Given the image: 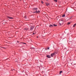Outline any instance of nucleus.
I'll list each match as a JSON object with an SVG mask.
<instances>
[{
	"label": "nucleus",
	"mask_w": 76,
	"mask_h": 76,
	"mask_svg": "<svg viewBox=\"0 0 76 76\" xmlns=\"http://www.w3.org/2000/svg\"><path fill=\"white\" fill-rule=\"evenodd\" d=\"M61 21H60V22H59V24L60 25H61V24H63V20H61Z\"/></svg>",
	"instance_id": "1"
},
{
	"label": "nucleus",
	"mask_w": 76,
	"mask_h": 76,
	"mask_svg": "<svg viewBox=\"0 0 76 76\" xmlns=\"http://www.w3.org/2000/svg\"><path fill=\"white\" fill-rule=\"evenodd\" d=\"M31 28H30V30L31 31H32V29H34V26H31L30 27Z\"/></svg>",
	"instance_id": "2"
},
{
	"label": "nucleus",
	"mask_w": 76,
	"mask_h": 76,
	"mask_svg": "<svg viewBox=\"0 0 76 76\" xmlns=\"http://www.w3.org/2000/svg\"><path fill=\"white\" fill-rule=\"evenodd\" d=\"M7 18H9V19H13V18L10 17L9 16H8L7 17Z\"/></svg>",
	"instance_id": "3"
},
{
	"label": "nucleus",
	"mask_w": 76,
	"mask_h": 76,
	"mask_svg": "<svg viewBox=\"0 0 76 76\" xmlns=\"http://www.w3.org/2000/svg\"><path fill=\"white\" fill-rule=\"evenodd\" d=\"M45 4H46V5L47 6H48L50 5V4L49 3H45Z\"/></svg>",
	"instance_id": "4"
},
{
	"label": "nucleus",
	"mask_w": 76,
	"mask_h": 76,
	"mask_svg": "<svg viewBox=\"0 0 76 76\" xmlns=\"http://www.w3.org/2000/svg\"><path fill=\"white\" fill-rule=\"evenodd\" d=\"M47 57H48V58H51V56L49 55H47Z\"/></svg>",
	"instance_id": "5"
},
{
	"label": "nucleus",
	"mask_w": 76,
	"mask_h": 76,
	"mask_svg": "<svg viewBox=\"0 0 76 76\" xmlns=\"http://www.w3.org/2000/svg\"><path fill=\"white\" fill-rule=\"evenodd\" d=\"M36 13H40V11H39L38 10V11H37V10H36Z\"/></svg>",
	"instance_id": "6"
},
{
	"label": "nucleus",
	"mask_w": 76,
	"mask_h": 76,
	"mask_svg": "<svg viewBox=\"0 0 76 76\" xmlns=\"http://www.w3.org/2000/svg\"><path fill=\"white\" fill-rule=\"evenodd\" d=\"M53 56H54V54L53 53H52L51 54V57H53Z\"/></svg>",
	"instance_id": "7"
},
{
	"label": "nucleus",
	"mask_w": 76,
	"mask_h": 76,
	"mask_svg": "<svg viewBox=\"0 0 76 76\" xmlns=\"http://www.w3.org/2000/svg\"><path fill=\"white\" fill-rule=\"evenodd\" d=\"M53 55H54V56H56V54H57V53L55 52V53H53Z\"/></svg>",
	"instance_id": "8"
},
{
	"label": "nucleus",
	"mask_w": 76,
	"mask_h": 76,
	"mask_svg": "<svg viewBox=\"0 0 76 76\" xmlns=\"http://www.w3.org/2000/svg\"><path fill=\"white\" fill-rule=\"evenodd\" d=\"M50 28H51V27H53V25H50Z\"/></svg>",
	"instance_id": "9"
},
{
	"label": "nucleus",
	"mask_w": 76,
	"mask_h": 76,
	"mask_svg": "<svg viewBox=\"0 0 76 76\" xmlns=\"http://www.w3.org/2000/svg\"><path fill=\"white\" fill-rule=\"evenodd\" d=\"M53 25L54 26H57V25H56L55 24H53Z\"/></svg>",
	"instance_id": "10"
},
{
	"label": "nucleus",
	"mask_w": 76,
	"mask_h": 76,
	"mask_svg": "<svg viewBox=\"0 0 76 76\" xmlns=\"http://www.w3.org/2000/svg\"><path fill=\"white\" fill-rule=\"evenodd\" d=\"M76 25V23L74 25H73V27H75Z\"/></svg>",
	"instance_id": "11"
},
{
	"label": "nucleus",
	"mask_w": 76,
	"mask_h": 76,
	"mask_svg": "<svg viewBox=\"0 0 76 76\" xmlns=\"http://www.w3.org/2000/svg\"><path fill=\"white\" fill-rule=\"evenodd\" d=\"M28 28H25L24 29V30H25V31H26L27 30H28Z\"/></svg>",
	"instance_id": "12"
},
{
	"label": "nucleus",
	"mask_w": 76,
	"mask_h": 76,
	"mask_svg": "<svg viewBox=\"0 0 76 76\" xmlns=\"http://www.w3.org/2000/svg\"><path fill=\"white\" fill-rule=\"evenodd\" d=\"M34 10H37L38 9V8H34Z\"/></svg>",
	"instance_id": "13"
},
{
	"label": "nucleus",
	"mask_w": 76,
	"mask_h": 76,
	"mask_svg": "<svg viewBox=\"0 0 76 76\" xmlns=\"http://www.w3.org/2000/svg\"><path fill=\"white\" fill-rule=\"evenodd\" d=\"M62 17H65V15L64 14L62 16Z\"/></svg>",
	"instance_id": "14"
},
{
	"label": "nucleus",
	"mask_w": 76,
	"mask_h": 76,
	"mask_svg": "<svg viewBox=\"0 0 76 76\" xmlns=\"http://www.w3.org/2000/svg\"><path fill=\"white\" fill-rule=\"evenodd\" d=\"M62 71H61L60 72V73H59V74H61V73H62Z\"/></svg>",
	"instance_id": "15"
},
{
	"label": "nucleus",
	"mask_w": 76,
	"mask_h": 76,
	"mask_svg": "<svg viewBox=\"0 0 76 76\" xmlns=\"http://www.w3.org/2000/svg\"><path fill=\"white\" fill-rule=\"evenodd\" d=\"M68 25H70V22H69L67 23Z\"/></svg>",
	"instance_id": "16"
},
{
	"label": "nucleus",
	"mask_w": 76,
	"mask_h": 76,
	"mask_svg": "<svg viewBox=\"0 0 76 76\" xmlns=\"http://www.w3.org/2000/svg\"><path fill=\"white\" fill-rule=\"evenodd\" d=\"M54 1H55L56 2H57V0H54Z\"/></svg>",
	"instance_id": "17"
},
{
	"label": "nucleus",
	"mask_w": 76,
	"mask_h": 76,
	"mask_svg": "<svg viewBox=\"0 0 76 76\" xmlns=\"http://www.w3.org/2000/svg\"><path fill=\"white\" fill-rule=\"evenodd\" d=\"M24 18H25V19L26 18V16H24Z\"/></svg>",
	"instance_id": "18"
},
{
	"label": "nucleus",
	"mask_w": 76,
	"mask_h": 76,
	"mask_svg": "<svg viewBox=\"0 0 76 76\" xmlns=\"http://www.w3.org/2000/svg\"><path fill=\"white\" fill-rule=\"evenodd\" d=\"M37 13L36 11H35V12H33V13Z\"/></svg>",
	"instance_id": "19"
},
{
	"label": "nucleus",
	"mask_w": 76,
	"mask_h": 76,
	"mask_svg": "<svg viewBox=\"0 0 76 76\" xmlns=\"http://www.w3.org/2000/svg\"><path fill=\"white\" fill-rule=\"evenodd\" d=\"M41 3H42V4H43V3H44V2H43V1H41Z\"/></svg>",
	"instance_id": "20"
},
{
	"label": "nucleus",
	"mask_w": 76,
	"mask_h": 76,
	"mask_svg": "<svg viewBox=\"0 0 76 76\" xmlns=\"http://www.w3.org/2000/svg\"><path fill=\"white\" fill-rule=\"evenodd\" d=\"M23 44H26L25 43H23Z\"/></svg>",
	"instance_id": "21"
},
{
	"label": "nucleus",
	"mask_w": 76,
	"mask_h": 76,
	"mask_svg": "<svg viewBox=\"0 0 76 76\" xmlns=\"http://www.w3.org/2000/svg\"><path fill=\"white\" fill-rule=\"evenodd\" d=\"M47 49H48V50H49V49H50V48H47Z\"/></svg>",
	"instance_id": "22"
},
{
	"label": "nucleus",
	"mask_w": 76,
	"mask_h": 76,
	"mask_svg": "<svg viewBox=\"0 0 76 76\" xmlns=\"http://www.w3.org/2000/svg\"><path fill=\"white\" fill-rule=\"evenodd\" d=\"M34 34H35V33H34L33 34V35Z\"/></svg>",
	"instance_id": "23"
},
{
	"label": "nucleus",
	"mask_w": 76,
	"mask_h": 76,
	"mask_svg": "<svg viewBox=\"0 0 76 76\" xmlns=\"http://www.w3.org/2000/svg\"><path fill=\"white\" fill-rule=\"evenodd\" d=\"M37 38H38V37H37Z\"/></svg>",
	"instance_id": "24"
}]
</instances>
